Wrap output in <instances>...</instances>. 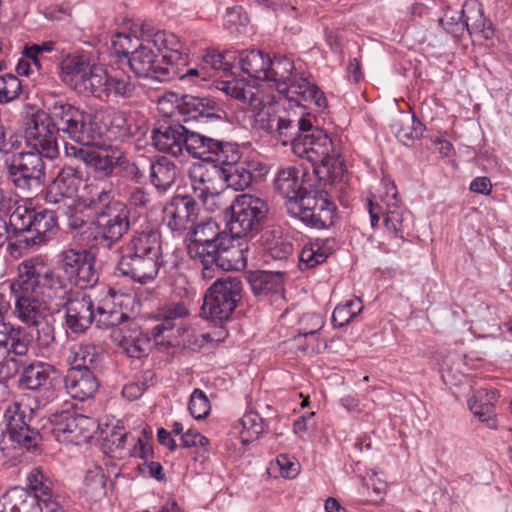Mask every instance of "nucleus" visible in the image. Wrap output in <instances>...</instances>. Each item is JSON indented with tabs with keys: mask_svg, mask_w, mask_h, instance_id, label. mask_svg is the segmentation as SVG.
<instances>
[{
	"mask_svg": "<svg viewBox=\"0 0 512 512\" xmlns=\"http://www.w3.org/2000/svg\"><path fill=\"white\" fill-rule=\"evenodd\" d=\"M47 110L28 115L24 123L27 143L46 158L58 156L59 132L80 146L95 144L99 139L100 130L90 113L63 100L54 101Z\"/></svg>",
	"mask_w": 512,
	"mask_h": 512,
	"instance_id": "f257e3e1",
	"label": "nucleus"
},
{
	"mask_svg": "<svg viewBox=\"0 0 512 512\" xmlns=\"http://www.w3.org/2000/svg\"><path fill=\"white\" fill-rule=\"evenodd\" d=\"M218 89L251 107L259 127L283 145H287L294 138L300 129L299 125H309V113L302 110L299 113L287 110L277 112L271 105H265L259 89L248 85L243 79L222 81Z\"/></svg>",
	"mask_w": 512,
	"mask_h": 512,
	"instance_id": "f03ea898",
	"label": "nucleus"
},
{
	"mask_svg": "<svg viewBox=\"0 0 512 512\" xmlns=\"http://www.w3.org/2000/svg\"><path fill=\"white\" fill-rule=\"evenodd\" d=\"M177 47L179 37L175 34L157 31L149 35L143 30L141 42L128 59L129 67L140 78L172 81L184 63L175 52Z\"/></svg>",
	"mask_w": 512,
	"mask_h": 512,
	"instance_id": "7ed1b4c3",
	"label": "nucleus"
},
{
	"mask_svg": "<svg viewBox=\"0 0 512 512\" xmlns=\"http://www.w3.org/2000/svg\"><path fill=\"white\" fill-rule=\"evenodd\" d=\"M300 128L294 138L289 141L293 153L312 163L313 172L320 182L333 184L341 181L345 167L340 160L330 155L332 151L330 137L323 130L313 127L310 116L309 125Z\"/></svg>",
	"mask_w": 512,
	"mask_h": 512,
	"instance_id": "20e7f679",
	"label": "nucleus"
},
{
	"mask_svg": "<svg viewBox=\"0 0 512 512\" xmlns=\"http://www.w3.org/2000/svg\"><path fill=\"white\" fill-rule=\"evenodd\" d=\"M152 142L161 152L179 156L185 149L192 157L203 160L214 144V138L170 120L153 129Z\"/></svg>",
	"mask_w": 512,
	"mask_h": 512,
	"instance_id": "39448f33",
	"label": "nucleus"
},
{
	"mask_svg": "<svg viewBox=\"0 0 512 512\" xmlns=\"http://www.w3.org/2000/svg\"><path fill=\"white\" fill-rule=\"evenodd\" d=\"M203 160L219 165L220 178L228 187L241 191L250 186L258 166L256 162L242 159L236 144L217 139Z\"/></svg>",
	"mask_w": 512,
	"mask_h": 512,
	"instance_id": "423d86ee",
	"label": "nucleus"
},
{
	"mask_svg": "<svg viewBox=\"0 0 512 512\" xmlns=\"http://www.w3.org/2000/svg\"><path fill=\"white\" fill-rule=\"evenodd\" d=\"M56 225L55 213L47 209L19 205L10 215L15 244L26 248L47 243Z\"/></svg>",
	"mask_w": 512,
	"mask_h": 512,
	"instance_id": "0eeeda50",
	"label": "nucleus"
},
{
	"mask_svg": "<svg viewBox=\"0 0 512 512\" xmlns=\"http://www.w3.org/2000/svg\"><path fill=\"white\" fill-rule=\"evenodd\" d=\"M242 281L228 276L217 279L206 291L201 307V315L215 324L230 320L241 300Z\"/></svg>",
	"mask_w": 512,
	"mask_h": 512,
	"instance_id": "6e6552de",
	"label": "nucleus"
},
{
	"mask_svg": "<svg viewBox=\"0 0 512 512\" xmlns=\"http://www.w3.org/2000/svg\"><path fill=\"white\" fill-rule=\"evenodd\" d=\"M231 212L227 228L237 238L253 237L266 219L268 206L259 197L250 194L238 195L229 206Z\"/></svg>",
	"mask_w": 512,
	"mask_h": 512,
	"instance_id": "1a4fd4ad",
	"label": "nucleus"
},
{
	"mask_svg": "<svg viewBox=\"0 0 512 512\" xmlns=\"http://www.w3.org/2000/svg\"><path fill=\"white\" fill-rule=\"evenodd\" d=\"M289 215L298 218L307 226L317 229L333 224L335 205L327 194L318 190H305L298 200L286 204Z\"/></svg>",
	"mask_w": 512,
	"mask_h": 512,
	"instance_id": "9d476101",
	"label": "nucleus"
},
{
	"mask_svg": "<svg viewBox=\"0 0 512 512\" xmlns=\"http://www.w3.org/2000/svg\"><path fill=\"white\" fill-rule=\"evenodd\" d=\"M92 246L109 250L120 242L130 229V210L126 205L110 208L90 223Z\"/></svg>",
	"mask_w": 512,
	"mask_h": 512,
	"instance_id": "9b49d317",
	"label": "nucleus"
},
{
	"mask_svg": "<svg viewBox=\"0 0 512 512\" xmlns=\"http://www.w3.org/2000/svg\"><path fill=\"white\" fill-rule=\"evenodd\" d=\"M248 242L245 238H237L231 233L224 236L216 249L202 264V276L206 279L214 277L217 269L230 271L242 270L247 265Z\"/></svg>",
	"mask_w": 512,
	"mask_h": 512,
	"instance_id": "f8f14e48",
	"label": "nucleus"
},
{
	"mask_svg": "<svg viewBox=\"0 0 512 512\" xmlns=\"http://www.w3.org/2000/svg\"><path fill=\"white\" fill-rule=\"evenodd\" d=\"M101 139L89 146L65 145V153L83 161L89 168L100 176L108 177L123 161V152L116 146H98Z\"/></svg>",
	"mask_w": 512,
	"mask_h": 512,
	"instance_id": "ddd939ff",
	"label": "nucleus"
},
{
	"mask_svg": "<svg viewBox=\"0 0 512 512\" xmlns=\"http://www.w3.org/2000/svg\"><path fill=\"white\" fill-rule=\"evenodd\" d=\"M95 262V257L88 250L67 249L61 253L59 265L70 283L86 289L99 280Z\"/></svg>",
	"mask_w": 512,
	"mask_h": 512,
	"instance_id": "4468645a",
	"label": "nucleus"
},
{
	"mask_svg": "<svg viewBox=\"0 0 512 512\" xmlns=\"http://www.w3.org/2000/svg\"><path fill=\"white\" fill-rule=\"evenodd\" d=\"M45 157L39 151L22 152L8 166L12 183L22 192H28L33 185L39 184L45 175Z\"/></svg>",
	"mask_w": 512,
	"mask_h": 512,
	"instance_id": "2eb2a0df",
	"label": "nucleus"
},
{
	"mask_svg": "<svg viewBox=\"0 0 512 512\" xmlns=\"http://www.w3.org/2000/svg\"><path fill=\"white\" fill-rule=\"evenodd\" d=\"M62 307L65 309V325L74 334L85 333L94 322L95 303L86 292H65Z\"/></svg>",
	"mask_w": 512,
	"mask_h": 512,
	"instance_id": "dca6fc26",
	"label": "nucleus"
},
{
	"mask_svg": "<svg viewBox=\"0 0 512 512\" xmlns=\"http://www.w3.org/2000/svg\"><path fill=\"white\" fill-rule=\"evenodd\" d=\"M53 423L58 440L75 445L87 443L96 428L92 418L69 411L54 415Z\"/></svg>",
	"mask_w": 512,
	"mask_h": 512,
	"instance_id": "f3484780",
	"label": "nucleus"
},
{
	"mask_svg": "<svg viewBox=\"0 0 512 512\" xmlns=\"http://www.w3.org/2000/svg\"><path fill=\"white\" fill-rule=\"evenodd\" d=\"M199 204L190 196L177 195L163 208V222L173 231L182 233L192 229L199 216Z\"/></svg>",
	"mask_w": 512,
	"mask_h": 512,
	"instance_id": "a211bd4d",
	"label": "nucleus"
},
{
	"mask_svg": "<svg viewBox=\"0 0 512 512\" xmlns=\"http://www.w3.org/2000/svg\"><path fill=\"white\" fill-rule=\"evenodd\" d=\"M191 230V242L187 246V252L191 259L202 265L227 233L221 231L218 224L211 219L195 223Z\"/></svg>",
	"mask_w": 512,
	"mask_h": 512,
	"instance_id": "6ab92c4d",
	"label": "nucleus"
},
{
	"mask_svg": "<svg viewBox=\"0 0 512 512\" xmlns=\"http://www.w3.org/2000/svg\"><path fill=\"white\" fill-rule=\"evenodd\" d=\"M31 419V415L27 416L18 402L10 403L4 412L6 433L9 438L27 450L35 448L40 437L39 432L31 428L29 424Z\"/></svg>",
	"mask_w": 512,
	"mask_h": 512,
	"instance_id": "aec40b11",
	"label": "nucleus"
},
{
	"mask_svg": "<svg viewBox=\"0 0 512 512\" xmlns=\"http://www.w3.org/2000/svg\"><path fill=\"white\" fill-rule=\"evenodd\" d=\"M278 92L284 94L290 104L304 107L303 103L314 104L319 110L327 108V99L322 91L309 80L305 73L296 74L293 80L278 86ZM303 111V108L300 111Z\"/></svg>",
	"mask_w": 512,
	"mask_h": 512,
	"instance_id": "412c9836",
	"label": "nucleus"
},
{
	"mask_svg": "<svg viewBox=\"0 0 512 512\" xmlns=\"http://www.w3.org/2000/svg\"><path fill=\"white\" fill-rule=\"evenodd\" d=\"M384 185L386 191L381 196V201L386 205L384 224L393 235L394 245L400 247L405 241L403 234L411 222L412 214L400 207V201L397 198L398 192L394 183H384Z\"/></svg>",
	"mask_w": 512,
	"mask_h": 512,
	"instance_id": "4be33fe9",
	"label": "nucleus"
},
{
	"mask_svg": "<svg viewBox=\"0 0 512 512\" xmlns=\"http://www.w3.org/2000/svg\"><path fill=\"white\" fill-rule=\"evenodd\" d=\"M176 102L185 123L190 120L221 121L226 116L223 106L212 97L183 95Z\"/></svg>",
	"mask_w": 512,
	"mask_h": 512,
	"instance_id": "5701e85b",
	"label": "nucleus"
},
{
	"mask_svg": "<svg viewBox=\"0 0 512 512\" xmlns=\"http://www.w3.org/2000/svg\"><path fill=\"white\" fill-rule=\"evenodd\" d=\"M162 265L163 258L123 252L118 270L134 282L148 284L156 279Z\"/></svg>",
	"mask_w": 512,
	"mask_h": 512,
	"instance_id": "b1692460",
	"label": "nucleus"
},
{
	"mask_svg": "<svg viewBox=\"0 0 512 512\" xmlns=\"http://www.w3.org/2000/svg\"><path fill=\"white\" fill-rule=\"evenodd\" d=\"M82 182L80 173L72 167H64L56 178L48 185L45 200L51 204H63L71 208Z\"/></svg>",
	"mask_w": 512,
	"mask_h": 512,
	"instance_id": "393cba45",
	"label": "nucleus"
},
{
	"mask_svg": "<svg viewBox=\"0 0 512 512\" xmlns=\"http://www.w3.org/2000/svg\"><path fill=\"white\" fill-rule=\"evenodd\" d=\"M42 264L36 259H26L18 264L17 276L10 281V294L38 295L41 288Z\"/></svg>",
	"mask_w": 512,
	"mask_h": 512,
	"instance_id": "a878e982",
	"label": "nucleus"
},
{
	"mask_svg": "<svg viewBox=\"0 0 512 512\" xmlns=\"http://www.w3.org/2000/svg\"><path fill=\"white\" fill-rule=\"evenodd\" d=\"M64 384L68 394L80 401L94 396L99 387L94 372L80 366H72L68 369L64 378Z\"/></svg>",
	"mask_w": 512,
	"mask_h": 512,
	"instance_id": "bb28decb",
	"label": "nucleus"
},
{
	"mask_svg": "<svg viewBox=\"0 0 512 512\" xmlns=\"http://www.w3.org/2000/svg\"><path fill=\"white\" fill-rule=\"evenodd\" d=\"M10 296L13 303L12 315L22 324L29 326L48 316L49 306L39 295L10 294Z\"/></svg>",
	"mask_w": 512,
	"mask_h": 512,
	"instance_id": "cd10ccee",
	"label": "nucleus"
},
{
	"mask_svg": "<svg viewBox=\"0 0 512 512\" xmlns=\"http://www.w3.org/2000/svg\"><path fill=\"white\" fill-rule=\"evenodd\" d=\"M123 252L163 258L160 231L151 226L135 230L126 242Z\"/></svg>",
	"mask_w": 512,
	"mask_h": 512,
	"instance_id": "c85d7f7f",
	"label": "nucleus"
},
{
	"mask_svg": "<svg viewBox=\"0 0 512 512\" xmlns=\"http://www.w3.org/2000/svg\"><path fill=\"white\" fill-rule=\"evenodd\" d=\"M206 161L193 163L188 170V177L194 194L206 201L209 196L217 194V176L220 177L219 165L208 168Z\"/></svg>",
	"mask_w": 512,
	"mask_h": 512,
	"instance_id": "c756f323",
	"label": "nucleus"
},
{
	"mask_svg": "<svg viewBox=\"0 0 512 512\" xmlns=\"http://www.w3.org/2000/svg\"><path fill=\"white\" fill-rule=\"evenodd\" d=\"M305 169L298 166H289L279 169L274 179V189L286 200H298L304 193L303 177Z\"/></svg>",
	"mask_w": 512,
	"mask_h": 512,
	"instance_id": "7c9ffc66",
	"label": "nucleus"
},
{
	"mask_svg": "<svg viewBox=\"0 0 512 512\" xmlns=\"http://www.w3.org/2000/svg\"><path fill=\"white\" fill-rule=\"evenodd\" d=\"M283 272L251 271L247 275V281L254 295H282L284 292Z\"/></svg>",
	"mask_w": 512,
	"mask_h": 512,
	"instance_id": "2f4dec72",
	"label": "nucleus"
},
{
	"mask_svg": "<svg viewBox=\"0 0 512 512\" xmlns=\"http://www.w3.org/2000/svg\"><path fill=\"white\" fill-rule=\"evenodd\" d=\"M464 22H467L466 31L478 34L483 39H491L494 35L492 22L485 18L483 6L478 0H466L462 6Z\"/></svg>",
	"mask_w": 512,
	"mask_h": 512,
	"instance_id": "473e14b6",
	"label": "nucleus"
},
{
	"mask_svg": "<svg viewBox=\"0 0 512 512\" xmlns=\"http://www.w3.org/2000/svg\"><path fill=\"white\" fill-rule=\"evenodd\" d=\"M0 512H41L28 490L13 487L0 495Z\"/></svg>",
	"mask_w": 512,
	"mask_h": 512,
	"instance_id": "72a5a7b5",
	"label": "nucleus"
},
{
	"mask_svg": "<svg viewBox=\"0 0 512 512\" xmlns=\"http://www.w3.org/2000/svg\"><path fill=\"white\" fill-rule=\"evenodd\" d=\"M54 369L51 365L36 361L25 366L19 376V387L25 390H39L51 384Z\"/></svg>",
	"mask_w": 512,
	"mask_h": 512,
	"instance_id": "f704fd0d",
	"label": "nucleus"
},
{
	"mask_svg": "<svg viewBox=\"0 0 512 512\" xmlns=\"http://www.w3.org/2000/svg\"><path fill=\"white\" fill-rule=\"evenodd\" d=\"M28 487L33 492L31 497H35L36 504L42 509L41 503L44 508L51 512H63L54 502L52 497V483L51 481L38 469H33L27 477Z\"/></svg>",
	"mask_w": 512,
	"mask_h": 512,
	"instance_id": "c9c22d12",
	"label": "nucleus"
},
{
	"mask_svg": "<svg viewBox=\"0 0 512 512\" xmlns=\"http://www.w3.org/2000/svg\"><path fill=\"white\" fill-rule=\"evenodd\" d=\"M269 55L260 50H245L237 55L241 70L251 78L266 81L269 68Z\"/></svg>",
	"mask_w": 512,
	"mask_h": 512,
	"instance_id": "e433bc0d",
	"label": "nucleus"
},
{
	"mask_svg": "<svg viewBox=\"0 0 512 512\" xmlns=\"http://www.w3.org/2000/svg\"><path fill=\"white\" fill-rule=\"evenodd\" d=\"M151 183L159 191H166L175 183L179 170L167 157H159L149 164Z\"/></svg>",
	"mask_w": 512,
	"mask_h": 512,
	"instance_id": "4c0bfd02",
	"label": "nucleus"
},
{
	"mask_svg": "<svg viewBox=\"0 0 512 512\" xmlns=\"http://www.w3.org/2000/svg\"><path fill=\"white\" fill-rule=\"evenodd\" d=\"M497 399L498 392L496 390L487 391L481 389L469 400V408L481 422H486L489 427H493L495 418L494 406Z\"/></svg>",
	"mask_w": 512,
	"mask_h": 512,
	"instance_id": "58836bf2",
	"label": "nucleus"
},
{
	"mask_svg": "<svg viewBox=\"0 0 512 512\" xmlns=\"http://www.w3.org/2000/svg\"><path fill=\"white\" fill-rule=\"evenodd\" d=\"M106 475L101 466L93 465L86 470L81 494L89 502H99L106 496Z\"/></svg>",
	"mask_w": 512,
	"mask_h": 512,
	"instance_id": "ea45409f",
	"label": "nucleus"
},
{
	"mask_svg": "<svg viewBox=\"0 0 512 512\" xmlns=\"http://www.w3.org/2000/svg\"><path fill=\"white\" fill-rule=\"evenodd\" d=\"M108 75L102 66L91 64L75 89L101 98L105 93Z\"/></svg>",
	"mask_w": 512,
	"mask_h": 512,
	"instance_id": "a19ab883",
	"label": "nucleus"
},
{
	"mask_svg": "<svg viewBox=\"0 0 512 512\" xmlns=\"http://www.w3.org/2000/svg\"><path fill=\"white\" fill-rule=\"evenodd\" d=\"M266 81H273L276 83V88L283 83H288L293 80L297 74L294 62L284 55H274L273 58L269 57V68L267 71Z\"/></svg>",
	"mask_w": 512,
	"mask_h": 512,
	"instance_id": "79ce46f5",
	"label": "nucleus"
},
{
	"mask_svg": "<svg viewBox=\"0 0 512 512\" xmlns=\"http://www.w3.org/2000/svg\"><path fill=\"white\" fill-rule=\"evenodd\" d=\"M135 89L136 86L128 74L116 72L115 74L108 75L104 96L128 99L133 97Z\"/></svg>",
	"mask_w": 512,
	"mask_h": 512,
	"instance_id": "37998d69",
	"label": "nucleus"
},
{
	"mask_svg": "<svg viewBox=\"0 0 512 512\" xmlns=\"http://www.w3.org/2000/svg\"><path fill=\"white\" fill-rule=\"evenodd\" d=\"M90 65L89 59L84 55H69L61 63L63 80L74 83L76 87Z\"/></svg>",
	"mask_w": 512,
	"mask_h": 512,
	"instance_id": "c03bdc74",
	"label": "nucleus"
},
{
	"mask_svg": "<svg viewBox=\"0 0 512 512\" xmlns=\"http://www.w3.org/2000/svg\"><path fill=\"white\" fill-rule=\"evenodd\" d=\"M126 318V313L115 307L108 308L105 304H98L94 308V322L98 328L109 329L116 327Z\"/></svg>",
	"mask_w": 512,
	"mask_h": 512,
	"instance_id": "a18cd8bd",
	"label": "nucleus"
},
{
	"mask_svg": "<svg viewBox=\"0 0 512 512\" xmlns=\"http://www.w3.org/2000/svg\"><path fill=\"white\" fill-rule=\"evenodd\" d=\"M241 424L243 429L240 432V439L243 445H247L258 439L264 430L263 419L256 412L246 413L242 417Z\"/></svg>",
	"mask_w": 512,
	"mask_h": 512,
	"instance_id": "49530a36",
	"label": "nucleus"
},
{
	"mask_svg": "<svg viewBox=\"0 0 512 512\" xmlns=\"http://www.w3.org/2000/svg\"><path fill=\"white\" fill-rule=\"evenodd\" d=\"M113 198L114 196L111 190L102 189L88 200H85L84 207L92 210L94 218H97L99 215L108 213L110 208H116L117 205H125L122 202L114 201Z\"/></svg>",
	"mask_w": 512,
	"mask_h": 512,
	"instance_id": "de8ad7c7",
	"label": "nucleus"
},
{
	"mask_svg": "<svg viewBox=\"0 0 512 512\" xmlns=\"http://www.w3.org/2000/svg\"><path fill=\"white\" fill-rule=\"evenodd\" d=\"M363 309L359 298L346 300L338 304L332 314V321L338 327H343L356 317Z\"/></svg>",
	"mask_w": 512,
	"mask_h": 512,
	"instance_id": "09e8293b",
	"label": "nucleus"
},
{
	"mask_svg": "<svg viewBox=\"0 0 512 512\" xmlns=\"http://www.w3.org/2000/svg\"><path fill=\"white\" fill-rule=\"evenodd\" d=\"M237 60V53L232 51H209L204 57L203 61L207 66L217 71H223L225 73L231 71L235 67Z\"/></svg>",
	"mask_w": 512,
	"mask_h": 512,
	"instance_id": "8fccbe9b",
	"label": "nucleus"
},
{
	"mask_svg": "<svg viewBox=\"0 0 512 512\" xmlns=\"http://www.w3.org/2000/svg\"><path fill=\"white\" fill-rule=\"evenodd\" d=\"M439 23L447 33L454 37H461L467 29V22H464L463 8L460 11L447 8L439 19Z\"/></svg>",
	"mask_w": 512,
	"mask_h": 512,
	"instance_id": "3c124183",
	"label": "nucleus"
},
{
	"mask_svg": "<svg viewBox=\"0 0 512 512\" xmlns=\"http://www.w3.org/2000/svg\"><path fill=\"white\" fill-rule=\"evenodd\" d=\"M22 85L20 79L13 74L0 76V103H8L20 95Z\"/></svg>",
	"mask_w": 512,
	"mask_h": 512,
	"instance_id": "603ef678",
	"label": "nucleus"
},
{
	"mask_svg": "<svg viewBox=\"0 0 512 512\" xmlns=\"http://www.w3.org/2000/svg\"><path fill=\"white\" fill-rule=\"evenodd\" d=\"M28 351L29 339L25 335L24 328L20 326L7 345L5 350L6 359L8 361L15 362V356H26Z\"/></svg>",
	"mask_w": 512,
	"mask_h": 512,
	"instance_id": "864d4df0",
	"label": "nucleus"
},
{
	"mask_svg": "<svg viewBox=\"0 0 512 512\" xmlns=\"http://www.w3.org/2000/svg\"><path fill=\"white\" fill-rule=\"evenodd\" d=\"M328 257L324 247L318 242L306 244L300 253V262L312 268L323 263Z\"/></svg>",
	"mask_w": 512,
	"mask_h": 512,
	"instance_id": "5fc2aeb1",
	"label": "nucleus"
},
{
	"mask_svg": "<svg viewBox=\"0 0 512 512\" xmlns=\"http://www.w3.org/2000/svg\"><path fill=\"white\" fill-rule=\"evenodd\" d=\"M129 434L122 427L116 425L104 438L103 448L105 452L119 454L124 450Z\"/></svg>",
	"mask_w": 512,
	"mask_h": 512,
	"instance_id": "6e6d98bb",
	"label": "nucleus"
},
{
	"mask_svg": "<svg viewBox=\"0 0 512 512\" xmlns=\"http://www.w3.org/2000/svg\"><path fill=\"white\" fill-rule=\"evenodd\" d=\"M100 357L101 355L94 345H80L75 351L74 366L86 367L93 371L97 367Z\"/></svg>",
	"mask_w": 512,
	"mask_h": 512,
	"instance_id": "4d7b16f0",
	"label": "nucleus"
},
{
	"mask_svg": "<svg viewBox=\"0 0 512 512\" xmlns=\"http://www.w3.org/2000/svg\"><path fill=\"white\" fill-rule=\"evenodd\" d=\"M188 409L190 414L197 420L208 416L211 406L205 393L200 389H195L189 400Z\"/></svg>",
	"mask_w": 512,
	"mask_h": 512,
	"instance_id": "13d9d810",
	"label": "nucleus"
},
{
	"mask_svg": "<svg viewBox=\"0 0 512 512\" xmlns=\"http://www.w3.org/2000/svg\"><path fill=\"white\" fill-rule=\"evenodd\" d=\"M28 327L36 328V342L40 347L47 348L55 342V328L48 316L37 320V323L30 324Z\"/></svg>",
	"mask_w": 512,
	"mask_h": 512,
	"instance_id": "bf43d9fd",
	"label": "nucleus"
},
{
	"mask_svg": "<svg viewBox=\"0 0 512 512\" xmlns=\"http://www.w3.org/2000/svg\"><path fill=\"white\" fill-rule=\"evenodd\" d=\"M189 310L183 302H171L158 309L157 318L174 324V320L185 318Z\"/></svg>",
	"mask_w": 512,
	"mask_h": 512,
	"instance_id": "052dcab7",
	"label": "nucleus"
},
{
	"mask_svg": "<svg viewBox=\"0 0 512 512\" xmlns=\"http://www.w3.org/2000/svg\"><path fill=\"white\" fill-rule=\"evenodd\" d=\"M299 338H313L323 327V320L318 314H305L299 321Z\"/></svg>",
	"mask_w": 512,
	"mask_h": 512,
	"instance_id": "680f3d73",
	"label": "nucleus"
},
{
	"mask_svg": "<svg viewBox=\"0 0 512 512\" xmlns=\"http://www.w3.org/2000/svg\"><path fill=\"white\" fill-rule=\"evenodd\" d=\"M140 42L141 39L137 37L132 38L130 35L119 33L112 40V46L116 54L129 58Z\"/></svg>",
	"mask_w": 512,
	"mask_h": 512,
	"instance_id": "e2e57ef3",
	"label": "nucleus"
},
{
	"mask_svg": "<svg viewBox=\"0 0 512 512\" xmlns=\"http://www.w3.org/2000/svg\"><path fill=\"white\" fill-rule=\"evenodd\" d=\"M42 287L48 288L56 293L61 290L66 291L67 285L65 279L61 275L51 269H45L42 265L41 288Z\"/></svg>",
	"mask_w": 512,
	"mask_h": 512,
	"instance_id": "0e129e2a",
	"label": "nucleus"
},
{
	"mask_svg": "<svg viewBox=\"0 0 512 512\" xmlns=\"http://www.w3.org/2000/svg\"><path fill=\"white\" fill-rule=\"evenodd\" d=\"M414 122V117L405 116L393 125L396 136L400 141L405 142V139L409 140L418 136V131L413 126Z\"/></svg>",
	"mask_w": 512,
	"mask_h": 512,
	"instance_id": "69168bd1",
	"label": "nucleus"
},
{
	"mask_svg": "<svg viewBox=\"0 0 512 512\" xmlns=\"http://www.w3.org/2000/svg\"><path fill=\"white\" fill-rule=\"evenodd\" d=\"M118 167H121L126 178L137 184L140 183L145 176L142 164L138 162H131L127 160L124 155L122 164H119Z\"/></svg>",
	"mask_w": 512,
	"mask_h": 512,
	"instance_id": "338daca9",
	"label": "nucleus"
},
{
	"mask_svg": "<svg viewBox=\"0 0 512 512\" xmlns=\"http://www.w3.org/2000/svg\"><path fill=\"white\" fill-rule=\"evenodd\" d=\"M276 463L283 477L292 479L299 473V464L287 455L281 454L277 457Z\"/></svg>",
	"mask_w": 512,
	"mask_h": 512,
	"instance_id": "774afa93",
	"label": "nucleus"
}]
</instances>
